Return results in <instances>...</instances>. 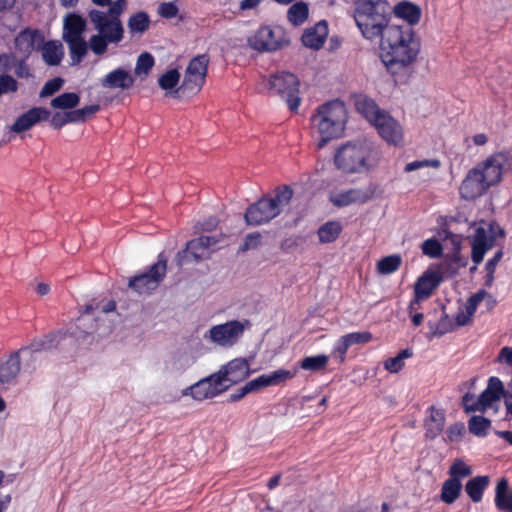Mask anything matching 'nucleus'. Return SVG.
<instances>
[{
    "label": "nucleus",
    "instance_id": "f257e3e1",
    "mask_svg": "<svg viewBox=\"0 0 512 512\" xmlns=\"http://www.w3.org/2000/svg\"><path fill=\"white\" fill-rule=\"evenodd\" d=\"M392 6L387 0H356L353 17L362 36L374 41L391 25Z\"/></svg>",
    "mask_w": 512,
    "mask_h": 512
},
{
    "label": "nucleus",
    "instance_id": "f03ea898",
    "mask_svg": "<svg viewBox=\"0 0 512 512\" xmlns=\"http://www.w3.org/2000/svg\"><path fill=\"white\" fill-rule=\"evenodd\" d=\"M334 164L344 173L360 174L372 170L377 164V157L366 142H347L336 150Z\"/></svg>",
    "mask_w": 512,
    "mask_h": 512
},
{
    "label": "nucleus",
    "instance_id": "7ed1b4c3",
    "mask_svg": "<svg viewBox=\"0 0 512 512\" xmlns=\"http://www.w3.org/2000/svg\"><path fill=\"white\" fill-rule=\"evenodd\" d=\"M313 126L317 127L321 136L317 147L323 148L330 140L339 138L345 128L346 109L339 100L329 101L317 108L312 115Z\"/></svg>",
    "mask_w": 512,
    "mask_h": 512
},
{
    "label": "nucleus",
    "instance_id": "20e7f679",
    "mask_svg": "<svg viewBox=\"0 0 512 512\" xmlns=\"http://www.w3.org/2000/svg\"><path fill=\"white\" fill-rule=\"evenodd\" d=\"M293 197L290 186H279L272 197H262L249 205L245 211L244 219L248 226H260L276 218L287 206Z\"/></svg>",
    "mask_w": 512,
    "mask_h": 512
},
{
    "label": "nucleus",
    "instance_id": "39448f33",
    "mask_svg": "<svg viewBox=\"0 0 512 512\" xmlns=\"http://www.w3.org/2000/svg\"><path fill=\"white\" fill-rule=\"evenodd\" d=\"M265 87L272 96H277L286 102L292 112H296L300 106V81L298 77L286 71L277 72L264 80Z\"/></svg>",
    "mask_w": 512,
    "mask_h": 512
},
{
    "label": "nucleus",
    "instance_id": "423d86ee",
    "mask_svg": "<svg viewBox=\"0 0 512 512\" xmlns=\"http://www.w3.org/2000/svg\"><path fill=\"white\" fill-rule=\"evenodd\" d=\"M251 322L248 319L230 320L222 324L213 325L204 334V339L222 347L231 348L243 337L246 330L250 329Z\"/></svg>",
    "mask_w": 512,
    "mask_h": 512
},
{
    "label": "nucleus",
    "instance_id": "0eeeda50",
    "mask_svg": "<svg viewBox=\"0 0 512 512\" xmlns=\"http://www.w3.org/2000/svg\"><path fill=\"white\" fill-rule=\"evenodd\" d=\"M167 271V258L163 253L158 255V261L142 274L130 278L128 286L139 294L150 293L163 281Z\"/></svg>",
    "mask_w": 512,
    "mask_h": 512
},
{
    "label": "nucleus",
    "instance_id": "6e6552de",
    "mask_svg": "<svg viewBox=\"0 0 512 512\" xmlns=\"http://www.w3.org/2000/svg\"><path fill=\"white\" fill-rule=\"evenodd\" d=\"M420 50V43L415 35L412 39L400 47H393L390 45V50L381 52V59L385 66L395 73V68H404L415 61Z\"/></svg>",
    "mask_w": 512,
    "mask_h": 512
},
{
    "label": "nucleus",
    "instance_id": "1a4fd4ad",
    "mask_svg": "<svg viewBox=\"0 0 512 512\" xmlns=\"http://www.w3.org/2000/svg\"><path fill=\"white\" fill-rule=\"evenodd\" d=\"M89 19L94 29L104 36L112 44L120 43L124 38V27L120 19L111 18L104 11L92 9L89 11Z\"/></svg>",
    "mask_w": 512,
    "mask_h": 512
},
{
    "label": "nucleus",
    "instance_id": "9d476101",
    "mask_svg": "<svg viewBox=\"0 0 512 512\" xmlns=\"http://www.w3.org/2000/svg\"><path fill=\"white\" fill-rule=\"evenodd\" d=\"M248 45L259 52H273L288 44L282 29L269 26L260 27L247 40Z\"/></svg>",
    "mask_w": 512,
    "mask_h": 512
},
{
    "label": "nucleus",
    "instance_id": "9b49d317",
    "mask_svg": "<svg viewBox=\"0 0 512 512\" xmlns=\"http://www.w3.org/2000/svg\"><path fill=\"white\" fill-rule=\"evenodd\" d=\"M510 167V157L506 152L494 153L475 166L489 187L498 184L502 180L503 173Z\"/></svg>",
    "mask_w": 512,
    "mask_h": 512
},
{
    "label": "nucleus",
    "instance_id": "f8f14e48",
    "mask_svg": "<svg viewBox=\"0 0 512 512\" xmlns=\"http://www.w3.org/2000/svg\"><path fill=\"white\" fill-rule=\"evenodd\" d=\"M208 64L209 57L207 54L192 58L185 70L184 79L179 90L198 93L205 84Z\"/></svg>",
    "mask_w": 512,
    "mask_h": 512
},
{
    "label": "nucleus",
    "instance_id": "ddd939ff",
    "mask_svg": "<svg viewBox=\"0 0 512 512\" xmlns=\"http://www.w3.org/2000/svg\"><path fill=\"white\" fill-rule=\"evenodd\" d=\"M509 392L505 390L503 382L496 376H491L488 379L487 387L477 397V404L475 407H470V410H479L484 413L487 409L492 408L494 403H497L502 397Z\"/></svg>",
    "mask_w": 512,
    "mask_h": 512
},
{
    "label": "nucleus",
    "instance_id": "4468645a",
    "mask_svg": "<svg viewBox=\"0 0 512 512\" xmlns=\"http://www.w3.org/2000/svg\"><path fill=\"white\" fill-rule=\"evenodd\" d=\"M490 189L481 172L475 167L470 169L459 187L460 196L465 200H475Z\"/></svg>",
    "mask_w": 512,
    "mask_h": 512
},
{
    "label": "nucleus",
    "instance_id": "2eb2a0df",
    "mask_svg": "<svg viewBox=\"0 0 512 512\" xmlns=\"http://www.w3.org/2000/svg\"><path fill=\"white\" fill-rule=\"evenodd\" d=\"M376 186L370 184L365 188H352L346 191H341L330 197V201L336 207H346L351 204H364L372 200L375 196Z\"/></svg>",
    "mask_w": 512,
    "mask_h": 512
},
{
    "label": "nucleus",
    "instance_id": "dca6fc26",
    "mask_svg": "<svg viewBox=\"0 0 512 512\" xmlns=\"http://www.w3.org/2000/svg\"><path fill=\"white\" fill-rule=\"evenodd\" d=\"M379 135L389 144L400 145L403 142V129L399 122L387 112H384L372 124Z\"/></svg>",
    "mask_w": 512,
    "mask_h": 512
},
{
    "label": "nucleus",
    "instance_id": "f3484780",
    "mask_svg": "<svg viewBox=\"0 0 512 512\" xmlns=\"http://www.w3.org/2000/svg\"><path fill=\"white\" fill-rule=\"evenodd\" d=\"M413 35H415L414 30L409 25L391 24L378 38L380 40V50L381 52L390 50V45L400 47V45L411 40Z\"/></svg>",
    "mask_w": 512,
    "mask_h": 512
},
{
    "label": "nucleus",
    "instance_id": "a211bd4d",
    "mask_svg": "<svg viewBox=\"0 0 512 512\" xmlns=\"http://www.w3.org/2000/svg\"><path fill=\"white\" fill-rule=\"evenodd\" d=\"M44 38L41 36L38 30L24 29L22 30L14 40L15 53L21 59H27L32 51L35 50L42 42Z\"/></svg>",
    "mask_w": 512,
    "mask_h": 512
},
{
    "label": "nucleus",
    "instance_id": "6ab92c4d",
    "mask_svg": "<svg viewBox=\"0 0 512 512\" xmlns=\"http://www.w3.org/2000/svg\"><path fill=\"white\" fill-rule=\"evenodd\" d=\"M51 112L44 107H33L21 114L13 125L10 127L11 131L21 133L29 130L35 124L46 121L50 118Z\"/></svg>",
    "mask_w": 512,
    "mask_h": 512
},
{
    "label": "nucleus",
    "instance_id": "aec40b11",
    "mask_svg": "<svg viewBox=\"0 0 512 512\" xmlns=\"http://www.w3.org/2000/svg\"><path fill=\"white\" fill-rule=\"evenodd\" d=\"M495 236L492 231L488 233L482 226L476 228L472 237V254L471 258L475 264L483 261L485 253L494 245Z\"/></svg>",
    "mask_w": 512,
    "mask_h": 512
},
{
    "label": "nucleus",
    "instance_id": "412c9836",
    "mask_svg": "<svg viewBox=\"0 0 512 512\" xmlns=\"http://www.w3.org/2000/svg\"><path fill=\"white\" fill-rule=\"evenodd\" d=\"M20 350L13 352L9 358L0 362V385L8 387L16 384L21 369Z\"/></svg>",
    "mask_w": 512,
    "mask_h": 512
},
{
    "label": "nucleus",
    "instance_id": "4be33fe9",
    "mask_svg": "<svg viewBox=\"0 0 512 512\" xmlns=\"http://www.w3.org/2000/svg\"><path fill=\"white\" fill-rule=\"evenodd\" d=\"M134 82L133 76L122 67L110 71L101 79V85L108 89L127 90L134 85Z\"/></svg>",
    "mask_w": 512,
    "mask_h": 512
},
{
    "label": "nucleus",
    "instance_id": "5701e85b",
    "mask_svg": "<svg viewBox=\"0 0 512 512\" xmlns=\"http://www.w3.org/2000/svg\"><path fill=\"white\" fill-rule=\"evenodd\" d=\"M208 257L207 247L202 244L199 238L187 242L185 249L179 251L176 255V261L182 266L191 260L199 262Z\"/></svg>",
    "mask_w": 512,
    "mask_h": 512
},
{
    "label": "nucleus",
    "instance_id": "b1692460",
    "mask_svg": "<svg viewBox=\"0 0 512 512\" xmlns=\"http://www.w3.org/2000/svg\"><path fill=\"white\" fill-rule=\"evenodd\" d=\"M328 35V26L325 20H321L313 27L306 29L302 35V43L305 47L318 50L325 43Z\"/></svg>",
    "mask_w": 512,
    "mask_h": 512
},
{
    "label": "nucleus",
    "instance_id": "393cba45",
    "mask_svg": "<svg viewBox=\"0 0 512 512\" xmlns=\"http://www.w3.org/2000/svg\"><path fill=\"white\" fill-rule=\"evenodd\" d=\"M441 280L438 272L426 271L415 283L414 295L418 299H426L439 286Z\"/></svg>",
    "mask_w": 512,
    "mask_h": 512
},
{
    "label": "nucleus",
    "instance_id": "a878e982",
    "mask_svg": "<svg viewBox=\"0 0 512 512\" xmlns=\"http://www.w3.org/2000/svg\"><path fill=\"white\" fill-rule=\"evenodd\" d=\"M230 385L243 381L249 375V364L245 359H234L222 367Z\"/></svg>",
    "mask_w": 512,
    "mask_h": 512
},
{
    "label": "nucleus",
    "instance_id": "bb28decb",
    "mask_svg": "<svg viewBox=\"0 0 512 512\" xmlns=\"http://www.w3.org/2000/svg\"><path fill=\"white\" fill-rule=\"evenodd\" d=\"M87 26L85 18L77 13H68L63 19V40L80 37Z\"/></svg>",
    "mask_w": 512,
    "mask_h": 512
},
{
    "label": "nucleus",
    "instance_id": "cd10ccee",
    "mask_svg": "<svg viewBox=\"0 0 512 512\" xmlns=\"http://www.w3.org/2000/svg\"><path fill=\"white\" fill-rule=\"evenodd\" d=\"M60 341V334L57 332H52L43 337L34 339L29 346L23 347L20 351L23 354H29L31 357L33 353L50 350L55 348Z\"/></svg>",
    "mask_w": 512,
    "mask_h": 512
},
{
    "label": "nucleus",
    "instance_id": "c85d7f7f",
    "mask_svg": "<svg viewBox=\"0 0 512 512\" xmlns=\"http://www.w3.org/2000/svg\"><path fill=\"white\" fill-rule=\"evenodd\" d=\"M407 22L410 27L420 21L421 9L418 5L403 1L392 7V13Z\"/></svg>",
    "mask_w": 512,
    "mask_h": 512
},
{
    "label": "nucleus",
    "instance_id": "c756f323",
    "mask_svg": "<svg viewBox=\"0 0 512 512\" xmlns=\"http://www.w3.org/2000/svg\"><path fill=\"white\" fill-rule=\"evenodd\" d=\"M355 107L371 124L385 112L378 107L373 99L367 96H359L355 101Z\"/></svg>",
    "mask_w": 512,
    "mask_h": 512
},
{
    "label": "nucleus",
    "instance_id": "7c9ffc66",
    "mask_svg": "<svg viewBox=\"0 0 512 512\" xmlns=\"http://www.w3.org/2000/svg\"><path fill=\"white\" fill-rule=\"evenodd\" d=\"M495 505L504 512H512V491L506 478H501L495 489Z\"/></svg>",
    "mask_w": 512,
    "mask_h": 512
},
{
    "label": "nucleus",
    "instance_id": "2f4dec72",
    "mask_svg": "<svg viewBox=\"0 0 512 512\" xmlns=\"http://www.w3.org/2000/svg\"><path fill=\"white\" fill-rule=\"evenodd\" d=\"M490 479L488 476H476L465 484V492L472 502L478 503L482 500L483 493L488 487Z\"/></svg>",
    "mask_w": 512,
    "mask_h": 512
},
{
    "label": "nucleus",
    "instance_id": "473e14b6",
    "mask_svg": "<svg viewBox=\"0 0 512 512\" xmlns=\"http://www.w3.org/2000/svg\"><path fill=\"white\" fill-rule=\"evenodd\" d=\"M69 48L72 65H78L88 52L89 46L83 36L64 39Z\"/></svg>",
    "mask_w": 512,
    "mask_h": 512
},
{
    "label": "nucleus",
    "instance_id": "72a5a7b5",
    "mask_svg": "<svg viewBox=\"0 0 512 512\" xmlns=\"http://www.w3.org/2000/svg\"><path fill=\"white\" fill-rule=\"evenodd\" d=\"M445 414L441 410L431 407V414L425 423L426 437L430 439L436 438L444 429Z\"/></svg>",
    "mask_w": 512,
    "mask_h": 512
},
{
    "label": "nucleus",
    "instance_id": "f704fd0d",
    "mask_svg": "<svg viewBox=\"0 0 512 512\" xmlns=\"http://www.w3.org/2000/svg\"><path fill=\"white\" fill-rule=\"evenodd\" d=\"M341 231L342 225L340 222L328 221L317 230L319 242L323 244L332 243L339 237Z\"/></svg>",
    "mask_w": 512,
    "mask_h": 512
},
{
    "label": "nucleus",
    "instance_id": "c9c22d12",
    "mask_svg": "<svg viewBox=\"0 0 512 512\" xmlns=\"http://www.w3.org/2000/svg\"><path fill=\"white\" fill-rule=\"evenodd\" d=\"M308 16V4L303 1L293 3L287 11V20L295 27L304 24Z\"/></svg>",
    "mask_w": 512,
    "mask_h": 512
},
{
    "label": "nucleus",
    "instance_id": "e433bc0d",
    "mask_svg": "<svg viewBox=\"0 0 512 512\" xmlns=\"http://www.w3.org/2000/svg\"><path fill=\"white\" fill-rule=\"evenodd\" d=\"M184 394H190L195 400L201 401L217 396V390H212L211 384L204 378L187 388Z\"/></svg>",
    "mask_w": 512,
    "mask_h": 512
},
{
    "label": "nucleus",
    "instance_id": "4c0bfd02",
    "mask_svg": "<svg viewBox=\"0 0 512 512\" xmlns=\"http://www.w3.org/2000/svg\"><path fill=\"white\" fill-rule=\"evenodd\" d=\"M491 424V420L483 415H473L468 420V430L472 435L484 438L488 435Z\"/></svg>",
    "mask_w": 512,
    "mask_h": 512
},
{
    "label": "nucleus",
    "instance_id": "58836bf2",
    "mask_svg": "<svg viewBox=\"0 0 512 512\" xmlns=\"http://www.w3.org/2000/svg\"><path fill=\"white\" fill-rule=\"evenodd\" d=\"M462 489L461 481L456 478L447 479L441 489V500L446 504H452L459 497Z\"/></svg>",
    "mask_w": 512,
    "mask_h": 512
},
{
    "label": "nucleus",
    "instance_id": "ea45409f",
    "mask_svg": "<svg viewBox=\"0 0 512 512\" xmlns=\"http://www.w3.org/2000/svg\"><path fill=\"white\" fill-rule=\"evenodd\" d=\"M42 57L46 64L58 65L63 58L62 46L55 41L46 42L42 48Z\"/></svg>",
    "mask_w": 512,
    "mask_h": 512
},
{
    "label": "nucleus",
    "instance_id": "a19ab883",
    "mask_svg": "<svg viewBox=\"0 0 512 512\" xmlns=\"http://www.w3.org/2000/svg\"><path fill=\"white\" fill-rule=\"evenodd\" d=\"M150 18L144 11H139L131 15L128 19L127 27L129 32L133 34H143L149 29Z\"/></svg>",
    "mask_w": 512,
    "mask_h": 512
},
{
    "label": "nucleus",
    "instance_id": "79ce46f5",
    "mask_svg": "<svg viewBox=\"0 0 512 512\" xmlns=\"http://www.w3.org/2000/svg\"><path fill=\"white\" fill-rule=\"evenodd\" d=\"M79 102V94L75 92H65L53 98L50 102V105L54 109L67 110L74 109L78 106Z\"/></svg>",
    "mask_w": 512,
    "mask_h": 512
},
{
    "label": "nucleus",
    "instance_id": "37998d69",
    "mask_svg": "<svg viewBox=\"0 0 512 512\" xmlns=\"http://www.w3.org/2000/svg\"><path fill=\"white\" fill-rule=\"evenodd\" d=\"M329 357L325 354L304 357L300 361V368L306 371H320L326 368Z\"/></svg>",
    "mask_w": 512,
    "mask_h": 512
},
{
    "label": "nucleus",
    "instance_id": "c03bdc74",
    "mask_svg": "<svg viewBox=\"0 0 512 512\" xmlns=\"http://www.w3.org/2000/svg\"><path fill=\"white\" fill-rule=\"evenodd\" d=\"M402 258L399 254H392L381 258L377 262V270L380 274L389 275L399 269Z\"/></svg>",
    "mask_w": 512,
    "mask_h": 512
},
{
    "label": "nucleus",
    "instance_id": "a18cd8bd",
    "mask_svg": "<svg viewBox=\"0 0 512 512\" xmlns=\"http://www.w3.org/2000/svg\"><path fill=\"white\" fill-rule=\"evenodd\" d=\"M412 355L413 352L409 348L401 350L395 357L388 358L384 362V368L390 373H397L404 367V360Z\"/></svg>",
    "mask_w": 512,
    "mask_h": 512
},
{
    "label": "nucleus",
    "instance_id": "49530a36",
    "mask_svg": "<svg viewBox=\"0 0 512 512\" xmlns=\"http://www.w3.org/2000/svg\"><path fill=\"white\" fill-rule=\"evenodd\" d=\"M155 64L154 57L148 53H141L136 62L134 72L139 77H146Z\"/></svg>",
    "mask_w": 512,
    "mask_h": 512
},
{
    "label": "nucleus",
    "instance_id": "de8ad7c7",
    "mask_svg": "<svg viewBox=\"0 0 512 512\" xmlns=\"http://www.w3.org/2000/svg\"><path fill=\"white\" fill-rule=\"evenodd\" d=\"M100 110V105H88L80 109L69 111L72 123H83Z\"/></svg>",
    "mask_w": 512,
    "mask_h": 512
},
{
    "label": "nucleus",
    "instance_id": "09e8293b",
    "mask_svg": "<svg viewBox=\"0 0 512 512\" xmlns=\"http://www.w3.org/2000/svg\"><path fill=\"white\" fill-rule=\"evenodd\" d=\"M265 375L269 386H277L289 379H292L296 375V371L292 372L290 370L280 368Z\"/></svg>",
    "mask_w": 512,
    "mask_h": 512
},
{
    "label": "nucleus",
    "instance_id": "8fccbe9b",
    "mask_svg": "<svg viewBox=\"0 0 512 512\" xmlns=\"http://www.w3.org/2000/svg\"><path fill=\"white\" fill-rule=\"evenodd\" d=\"M180 79V73L176 69H171L162 74L158 79V84L163 90H171L177 86Z\"/></svg>",
    "mask_w": 512,
    "mask_h": 512
},
{
    "label": "nucleus",
    "instance_id": "3c124183",
    "mask_svg": "<svg viewBox=\"0 0 512 512\" xmlns=\"http://www.w3.org/2000/svg\"><path fill=\"white\" fill-rule=\"evenodd\" d=\"M205 380H208L211 384L212 390H217V395L230 387V383L228 385H224L225 382H228V379L222 368L218 372L206 377Z\"/></svg>",
    "mask_w": 512,
    "mask_h": 512
},
{
    "label": "nucleus",
    "instance_id": "603ef678",
    "mask_svg": "<svg viewBox=\"0 0 512 512\" xmlns=\"http://www.w3.org/2000/svg\"><path fill=\"white\" fill-rule=\"evenodd\" d=\"M422 253L430 258H438L443 253L441 243L435 238H429L422 244Z\"/></svg>",
    "mask_w": 512,
    "mask_h": 512
},
{
    "label": "nucleus",
    "instance_id": "864d4df0",
    "mask_svg": "<svg viewBox=\"0 0 512 512\" xmlns=\"http://www.w3.org/2000/svg\"><path fill=\"white\" fill-rule=\"evenodd\" d=\"M109 44L112 43L107 41L103 35L97 33L90 37L88 46L95 55H102L107 51Z\"/></svg>",
    "mask_w": 512,
    "mask_h": 512
},
{
    "label": "nucleus",
    "instance_id": "5fc2aeb1",
    "mask_svg": "<svg viewBox=\"0 0 512 512\" xmlns=\"http://www.w3.org/2000/svg\"><path fill=\"white\" fill-rule=\"evenodd\" d=\"M450 478H456L461 481V478L467 477L472 474L470 466L465 464L461 460H456L450 467L449 470Z\"/></svg>",
    "mask_w": 512,
    "mask_h": 512
},
{
    "label": "nucleus",
    "instance_id": "6e6d98bb",
    "mask_svg": "<svg viewBox=\"0 0 512 512\" xmlns=\"http://www.w3.org/2000/svg\"><path fill=\"white\" fill-rule=\"evenodd\" d=\"M63 84L64 80L61 77L50 79L42 87L39 96L41 98L52 96L62 88Z\"/></svg>",
    "mask_w": 512,
    "mask_h": 512
},
{
    "label": "nucleus",
    "instance_id": "4d7b16f0",
    "mask_svg": "<svg viewBox=\"0 0 512 512\" xmlns=\"http://www.w3.org/2000/svg\"><path fill=\"white\" fill-rule=\"evenodd\" d=\"M158 14L165 19H172L179 13V8L175 1L162 2L157 9Z\"/></svg>",
    "mask_w": 512,
    "mask_h": 512
},
{
    "label": "nucleus",
    "instance_id": "13d9d810",
    "mask_svg": "<svg viewBox=\"0 0 512 512\" xmlns=\"http://www.w3.org/2000/svg\"><path fill=\"white\" fill-rule=\"evenodd\" d=\"M346 339L349 346H353L355 344H363L368 343L372 339V334L368 331L363 332H351L343 335Z\"/></svg>",
    "mask_w": 512,
    "mask_h": 512
},
{
    "label": "nucleus",
    "instance_id": "bf43d9fd",
    "mask_svg": "<svg viewBox=\"0 0 512 512\" xmlns=\"http://www.w3.org/2000/svg\"><path fill=\"white\" fill-rule=\"evenodd\" d=\"M454 328L455 325L452 319H450L447 314L443 313L436 325L435 330L433 331V334L436 336H442L448 332H451L454 330Z\"/></svg>",
    "mask_w": 512,
    "mask_h": 512
},
{
    "label": "nucleus",
    "instance_id": "052dcab7",
    "mask_svg": "<svg viewBox=\"0 0 512 512\" xmlns=\"http://www.w3.org/2000/svg\"><path fill=\"white\" fill-rule=\"evenodd\" d=\"M262 236L259 232H253L246 235L243 243L239 247V252H246L255 249L261 244Z\"/></svg>",
    "mask_w": 512,
    "mask_h": 512
},
{
    "label": "nucleus",
    "instance_id": "680f3d73",
    "mask_svg": "<svg viewBox=\"0 0 512 512\" xmlns=\"http://www.w3.org/2000/svg\"><path fill=\"white\" fill-rule=\"evenodd\" d=\"M439 166H440V161L437 159L415 160V161H412V162L406 164L404 171L409 173V172H413V171H416L418 169L425 168V167L438 168Z\"/></svg>",
    "mask_w": 512,
    "mask_h": 512
},
{
    "label": "nucleus",
    "instance_id": "e2e57ef3",
    "mask_svg": "<svg viewBox=\"0 0 512 512\" xmlns=\"http://www.w3.org/2000/svg\"><path fill=\"white\" fill-rule=\"evenodd\" d=\"M69 123H72L69 111L68 112H56L50 118V125L54 129H60Z\"/></svg>",
    "mask_w": 512,
    "mask_h": 512
},
{
    "label": "nucleus",
    "instance_id": "0e129e2a",
    "mask_svg": "<svg viewBox=\"0 0 512 512\" xmlns=\"http://www.w3.org/2000/svg\"><path fill=\"white\" fill-rule=\"evenodd\" d=\"M465 432V426L462 422H456L453 425L449 426L446 434L449 441L454 442L461 439Z\"/></svg>",
    "mask_w": 512,
    "mask_h": 512
},
{
    "label": "nucleus",
    "instance_id": "69168bd1",
    "mask_svg": "<svg viewBox=\"0 0 512 512\" xmlns=\"http://www.w3.org/2000/svg\"><path fill=\"white\" fill-rule=\"evenodd\" d=\"M17 81L8 74L0 75L1 94L15 92L17 90Z\"/></svg>",
    "mask_w": 512,
    "mask_h": 512
},
{
    "label": "nucleus",
    "instance_id": "338daca9",
    "mask_svg": "<svg viewBox=\"0 0 512 512\" xmlns=\"http://www.w3.org/2000/svg\"><path fill=\"white\" fill-rule=\"evenodd\" d=\"M126 0H115L113 3H110L109 9L106 12L109 17L120 19V15L123 13L126 7Z\"/></svg>",
    "mask_w": 512,
    "mask_h": 512
},
{
    "label": "nucleus",
    "instance_id": "774afa93",
    "mask_svg": "<svg viewBox=\"0 0 512 512\" xmlns=\"http://www.w3.org/2000/svg\"><path fill=\"white\" fill-rule=\"evenodd\" d=\"M461 404L464 412L467 414L479 412V410H470V407L474 408L475 404H477V397L471 392H466L462 396Z\"/></svg>",
    "mask_w": 512,
    "mask_h": 512
}]
</instances>
